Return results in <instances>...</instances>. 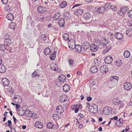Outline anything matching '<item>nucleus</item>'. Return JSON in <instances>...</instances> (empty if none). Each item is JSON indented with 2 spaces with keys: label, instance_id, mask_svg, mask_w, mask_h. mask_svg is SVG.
<instances>
[{
  "label": "nucleus",
  "instance_id": "obj_1",
  "mask_svg": "<svg viewBox=\"0 0 132 132\" xmlns=\"http://www.w3.org/2000/svg\"><path fill=\"white\" fill-rule=\"evenodd\" d=\"M94 40L95 42L94 44L98 46L101 45L102 46H105L108 43V42L106 41V39L104 38L102 40H99L97 38H96L94 39Z\"/></svg>",
  "mask_w": 132,
  "mask_h": 132
},
{
  "label": "nucleus",
  "instance_id": "obj_2",
  "mask_svg": "<svg viewBox=\"0 0 132 132\" xmlns=\"http://www.w3.org/2000/svg\"><path fill=\"white\" fill-rule=\"evenodd\" d=\"M112 109L109 106H106L103 109L104 113L105 115H109L112 113Z\"/></svg>",
  "mask_w": 132,
  "mask_h": 132
},
{
  "label": "nucleus",
  "instance_id": "obj_3",
  "mask_svg": "<svg viewBox=\"0 0 132 132\" xmlns=\"http://www.w3.org/2000/svg\"><path fill=\"white\" fill-rule=\"evenodd\" d=\"M89 111L92 113H95L97 111V106L94 104L89 108Z\"/></svg>",
  "mask_w": 132,
  "mask_h": 132
},
{
  "label": "nucleus",
  "instance_id": "obj_4",
  "mask_svg": "<svg viewBox=\"0 0 132 132\" xmlns=\"http://www.w3.org/2000/svg\"><path fill=\"white\" fill-rule=\"evenodd\" d=\"M83 17L87 21H91L92 19V15L89 13H85L83 15Z\"/></svg>",
  "mask_w": 132,
  "mask_h": 132
},
{
  "label": "nucleus",
  "instance_id": "obj_5",
  "mask_svg": "<svg viewBox=\"0 0 132 132\" xmlns=\"http://www.w3.org/2000/svg\"><path fill=\"white\" fill-rule=\"evenodd\" d=\"M100 70L102 73H105L108 71V67L104 65H103L101 67Z\"/></svg>",
  "mask_w": 132,
  "mask_h": 132
},
{
  "label": "nucleus",
  "instance_id": "obj_6",
  "mask_svg": "<svg viewBox=\"0 0 132 132\" xmlns=\"http://www.w3.org/2000/svg\"><path fill=\"white\" fill-rule=\"evenodd\" d=\"M113 61V58L110 56H108L106 57L104 61L105 63L107 64H111Z\"/></svg>",
  "mask_w": 132,
  "mask_h": 132
},
{
  "label": "nucleus",
  "instance_id": "obj_7",
  "mask_svg": "<svg viewBox=\"0 0 132 132\" xmlns=\"http://www.w3.org/2000/svg\"><path fill=\"white\" fill-rule=\"evenodd\" d=\"M37 11L39 13H43L46 12L47 10L45 7L41 6L38 7Z\"/></svg>",
  "mask_w": 132,
  "mask_h": 132
},
{
  "label": "nucleus",
  "instance_id": "obj_8",
  "mask_svg": "<svg viewBox=\"0 0 132 132\" xmlns=\"http://www.w3.org/2000/svg\"><path fill=\"white\" fill-rule=\"evenodd\" d=\"M124 87L125 89L127 90H129L131 88V85L130 82H126L124 85Z\"/></svg>",
  "mask_w": 132,
  "mask_h": 132
},
{
  "label": "nucleus",
  "instance_id": "obj_9",
  "mask_svg": "<svg viewBox=\"0 0 132 132\" xmlns=\"http://www.w3.org/2000/svg\"><path fill=\"white\" fill-rule=\"evenodd\" d=\"M123 121H124L123 119L120 118L118 120L116 121L115 124L117 126L121 127L122 125Z\"/></svg>",
  "mask_w": 132,
  "mask_h": 132
},
{
  "label": "nucleus",
  "instance_id": "obj_10",
  "mask_svg": "<svg viewBox=\"0 0 132 132\" xmlns=\"http://www.w3.org/2000/svg\"><path fill=\"white\" fill-rule=\"evenodd\" d=\"M84 10L81 8H79L77 9L75 12V14L78 16H79L82 14Z\"/></svg>",
  "mask_w": 132,
  "mask_h": 132
},
{
  "label": "nucleus",
  "instance_id": "obj_11",
  "mask_svg": "<svg viewBox=\"0 0 132 132\" xmlns=\"http://www.w3.org/2000/svg\"><path fill=\"white\" fill-rule=\"evenodd\" d=\"M56 111L58 113L61 114L64 112L62 107L61 105H58L56 107Z\"/></svg>",
  "mask_w": 132,
  "mask_h": 132
},
{
  "label": "nucleus",
  "instance_id": "obj_12",
  "mask_svg": "<svg viewBox=\"0 0 132 132\" xmlns=\"http://www.w3.org/2000/svg\"><path fill=\"white\" fill-rule=\"evenodd\" d=\"M2 83L4 86H7L9 84V80L6 78H3L2 79Z\"/></svg>",
  "mask_w": 132,
  "mask_h": 132
},
{
  "label": "nucleus",
  "instance_id": "obj_13",
  "mask_svg": "<svg viewBox=\"0 0 132 132\" xmlns=\"http://www.w3.org/2000/svg\"><path fill=\"white\" fill-rule=\"evenodd\" d=\"M105 10V8L104 6H101L98 8L97 11L98 13H103L104 12Z\"/></svg>",
  "mask_w": 132,
  "mask_h": 132
},
{
  "label": "nucleus",
  "instance_id": "obj_14",
  "mask_svg": "<svg viewBox=\"0 0 132 132\" xmlns=\"http://www.w3.org/2000/svg\"><path fill=\"white\" fill-rule=\"evenodd\" d=\"M58 24L61 27H63L64 26L65 23V20L63 18H61L58 21Z\"/></svg>",
  "mask_w": 132,
  "mask_h": 132
},
{
  "label": "nucleus",
  "instance_id": "obj_15",
  "mask_svg": "<svg viewBox=\"0 0 132 132\" xmlns=\"http://www.w3.org/2000/svg\"><path fill=\"white\" fill-rule=\"evenodd\" d=\"M43 123L39 121H37L35 124V126L36 128H41L43 127Z\"/></svg>",
  "mask_w": 132,
  "mask_h": 132
},
{
  "label": "nucleus",
  "instance_id": "obj_16",
  "mask_svg": "<svg viewBox=\"0 0 132 132\" xmlns=\"http://www.w3.org/2000/svg\"><path fill=\"white\" fill-rule=\"evenodd\" d=\"M58 79L60 82H64L65 81L66 78L65 76L61 75L59 76Z\"/></svg>",
  "mask_w": 132,
  "mask_h": 132
},
{
  "label": "nucleus",
  "instance_id": "obj_17",
  "mask_svg": "<svg viewBox=\"0 0 132 132\" xmlns=\"http://www.w3.org/2000/svg\"><path fill=\"white\" fill-rule=\"evenodd\" d=\"M70 87L67 84H65L63 86V89L64 92H68L70 90Z\"/></svg>",
  "mask_w": 132,
  "mask_h": 132
},
{
  "label": "nucleus",
  "instance_id": "obj_18",
  "mask_svg": "<svg viewBox=\"0 0 132 132\" xmlns=\"http://www.w3.org/2000/svg\"><path fill=\"white\" fill-rule=\"evenodd\" d=\"M115 36L116 38L119 40L122 39L123 37V35L120 33H116Z\"/></svg>",
  "mask_w": 132,
  "mask_h": 132
},
{
  "label": "nucleus",
  "instance_id": "obj_19",
  "mask_svg": "<svg viewBox=\"0 0 132 132\" xmlns=\"http://www.w3.org/2000/svg\"><path fill=\"white\" fill-rule=\"evenodd\" d=\"M121 101L118 98H114L112 100V103L113 104L116 105L117 106L119 102Z\"/></svg>",
  "mask_w": 132,
  "mask_h": 132
},
{
  "label": "nucleus",
  "instance_id": "obj_20",
  "mask_svg": "<svg viewBox=\"0 0 132 132\" xmlns=\"http://www.w3.org/2000/svg\"><path fill=\"white\" fill-rule=\"evenodd\" d=\"M98 46H96V45L92 44L90 46V50L93 52H95L98 49Z\"/></svg>",
  "mask_w": 132,
  "mask_h": 132
},
{
  "label": "nucleus",
  "instance_id": "obj_21",
  "mask_svg": "<svg viewBox=\"0 0 132 132\" xmlns=\"http://www.w3.org/2000/svg\"><path fill=\"white\" fill-rule=\"evenodd\" d=\"M106 45H105V46H103L102 47L103 48H105L104 49V50L103 51V53L104 54H105L111 48V47L109 46L108 47L107 46H106Z\"/></svg>",
  "mask_w": 132,
  "mask_h": 132
},
{
  "label": "nucleus",
  "instance_id": "obj_22",
  "mask_svg": "<svg viewBox=\"0 0 132 132\" xmlns=\"http://www.w3.org/2000/svg\"><path fill=\"white\" fill-rule=\"evenodd\" d=\"M61 16L60 12H57L54 15L53 19L54 20H57L59 19Z\"/></svg>",
  "mask_w": 132,
  "mask_h": 132
},
{
  "label": "nucleus",
  "instance_id": "obj_23",
  "mask_svg": "<svg viewBox=\"0 0 132 132\" xmlns=\"http://www.w3.org/2000/svg\"><path fill=\"white\" fill-rule=\"evenodd\" d=\"M128 10V8L126 6L122 7L120 9V12H122L123 14L127 12Z\"/></svg>",
  "mask_w": 132,
  "mask_h": 132
},
{
  "label": "nucleus",
  "instance_id": "obj_24",
  "mask_svg": "<svg viewBox=\"0 0 132 132\" xmlns=\"http://www.w3.org/2000/svg\"><path fill=\"white\" fill-rule=\"evenodd\" d=\"M90 70L93 73H95L97 71L98 68L96 66H93L90 68Z\"/></svg>",
  "mask_w": 132,
  "mask_h": 132
},
{
  "label": "nucleus",
  "instance_id": "obj_25",
  "mask_svg": "<svg viewBox=\"0 0 132 132\" xmlns=\"http://www.w3.org/2000/svg\"><path fill=\"white\" fill-rule=\"evenodd\" d=\"M6 17L8 20L11 21H12L14 19L13 15L11 13L8 14Z\"/></svg>",
  "mask_w": 132,
  "mask_h": 132
},
{
  "label": "nucleus",
  "instance_id": "obj_26",
  "mask_svg": "<svg viewBox=\"0 0 132 132\" xmlns=\"http://www.w3.org/2000/svg\"><path fill=\"white\" fill-rule=\"evenodd\" d=\"M94 61L95 64L96 65H99L101 63L100 59L98 58H95Z\"/></svg>",
  "mask_w": 132,
  "mask_h": 132
},
{
  "label": "nucleus",
  "instance_id": "obj_27",
  "mask_svg": "<svg viewBox=\"0 0 132 132\" xmlns=\"http://www.w3.org/2000/svg\"><path fill=\"white\" fill-rule=\"evenodd\" d=\"M118 79V77L116 76H112L110 78V81L112 82H117Z\"/></svg>",
  "mask_w": 132,
  "mask_h": 132
},
{
  "label": "nucleus",
  "instance_id": "obj_28",
  "mask_svg": "<svg viewBox=\"0 0 132 132\" xmlns=\"http://www.w3.org/2000/svg\"><path fill=\"white\" fill-rule=\"evenodd\" d=\"M25 116L27 117H29L32 116V112L29 110H27L25 111Z\"/></svg>",
  "mask_w": 132,
  "mask_h": 132
},
{
  "label": "nucleus",
  "instance_id": "obj_29",
  "mask_svg": "<svg viewBox=\"0 0 132 132\" xmlns=\"http://www.w3.org/2000/svg\"><path fill=\"white\" fill-rule=\"evenodd\" d=\"M51 50L49 48H45L44 51V53L45 55H47L51 54Z\"/></svg>",
  "mask_w": 132,
  "mask_h": 132
},
{
  "label": "nucleus",
  "instance_id": "obj_30",
  "mask_svg": "<svg viewBox=\"0 0 132 132\" xmlns=\"http://www.w3.org/2000/svg\"><path fill=\"white\" fill-rule=\"evenodd\" d=\"M123 55L124 57L126 58L129 57L130 56V52L128 50H126L123 53Z\"/></svg>",
  "mask_w": 132,
  "mask_h": 132
},
{
  "label": "nucleus",
  "instance_id": "obj_31",
  "mask_svg": "<svg viewBox=\"0 0 132 132\" xmlns=\"http://www.w3.org/2000/svg\"><path fill=\"white\" fill-rule=\"evenodd\" d=\"M56 52L54 51L53 53H52L50 56V58L51 60H54L55 59Z\"/></svg>",
  "mask_w": 132,
  "mask_h": 132
},
{
  "label": "nucleus",
  "instance_id": "obj_32",
  "mask_svg": "<svg viewBox=\"0 0 132 132\" xmlns=\"http://www.w3.org/2000/svg\"><path fill=\"white\" fill-rule=\"evenodd\" d=\"M75 48L76 51L78 52H80L81 51V45H75Z\"/></svg>",
  "mask_w": 132,
  "mask_h": 132
},
{
  "label": "nucleus",
  "instance_id": "obj_33",
  "mask_svg": "<svg viewBox=\"0 0 132 132\" xmlns=\"http://www.w3.org/2000/svg\"><path fill=\"white\" fill-rule=\"evenodd\" d=\"M126 34L128 36H132V29L129 28L126 31Z\"/></svg>",
  "mask_w": 132,
  "mask_h": 132
},
{
  "label": "nucleus",
  "instance_id": "obj_34",
  "mask_svg": "<svg viewBox=\"0 0 132 132\" xmlns=\"http://www.w3.org/2000/svg\"><path fill=\"white\" fill-rule=\"evenodd\" d=\"M12 43L11 41V39L6 40H4V45L7 47V46H9Z\"/></svg>",
  "mask_w": 132,
  "mask_h": 132
},
{
  "label": "nucleus",
  "instance_id": "obj_35",
  "mask_svg": "<svg viewBox=\"0 0 132 132\" xmlns=\"http://www.w3.org/2000/svg\"><path fill=\"white\" fill-rule=\"evenodd\" d=\"M6 70V68L4 65H2L0 66V72L3 73L5 72Z\"/></svg>",
  "mask_w": 132,
  "mask_h": 132
},
{
  "label": "nucleus",
  "instance_id": "obj_36",
  "mask_svg": "<svg viewBox=\"0 0 132 132\" xmlns=\"http://www.w3.org/2000/svg\"><path fill=\"white\" fill-rule=\"evenodd\" d=\"M69 65L71 67H72L74 65V60L72 59H70L68 60Z\"/></svg>",
  "mask_w": 132,
  "mask_h": 132
},
{
  "label": "nucleus",
  "instance_id": "obj_37",
  "mask_svg": "<svg viewBox=\"0 0 132 132\" xmlns=\"http://www.w3.org/2000/svg\"><path fill=\"white\" fill-rule=\"evenodd\" d=\"M117 106H118V107L119 110L121 108H123L124 106V105L123 101H120Z\"/></svg>",
  "mask_w": 132,
  "mask_h": 132
},
{
  "label": "nucleus",
  "instance_id": "obj_38",
  "mask_svg": "<svg viewBox=\"0 0 132 132\" xmlns=\"http://www.w3.org/2000/svg\"><path fill=\"white\" fill-rule=\"evenodd\" d=\"M68 99V98L67 96L64 95L62 96L60 100V102H63L66 101Z\"/></svg>",
  "mask_w": 132,
  "mask_h": 132
},
{
  "label": "nucleus",
  "instance_id": "obj_39",
  "mask_svg": "<svg viewBox=\"0 0 132 132\" xmlns=\"http://www.w3.org/2000/svg\"><path fill=\"white\" fill-rule=\"evenodd\" d=\"M67 5V3L66 2L64 1L62 2L60 4V7L61 8H63L65 7Z\"/></svg>",
  "mask_w": 132,
  "mask_h": 132
},
{
  "label": "nucleus",
  "instance_id": "obj_40",
  "mask_svg": "<svg viewBox=\"0 0 132 132\" xmlns=\"http://www.w3.org/2000/svg\"><path fill=\"white\" fill-rule=\"evenodd\" d=\"M115 65H116L118 67H120L122 65L121 60H117L116 61Z\"/></svg>",
  "mask_w": 132,
  "mask_h": 132
},
{
  "label": "nucleus",
  "instance_id": "obj_41",
  "mask_svg": "<svg viewBox=\"0 0 132 132\" xmlns=\"http://www.w3.org/2000/svg\"><path fill=\"white\" fill-rule=\"evenodd\" d=\"M7 47L4 45L1 44L0 45V50L2 51H4L7 48Z\"/></svg>",
  "mask_w": 132,
  "mask_h": 132
},
{
  "label": "nucleus",
  "instance_id": "obj_42",
  "mask_svg": "<svg viewBox=\"0 0 132 132\" xmlns=\"http://www.w3.org/2000/svg\"><path fill=\"white\" fill-rule=\"evenodd\" d=\"M53 119L55 121L58 120L59 118V116L57 114H54L52 116Z\"/></svg>",
  "mask_w": 132,
  "mask_h": 132
},
{
  "label": "nucleus",
  "instance_id": "obj_43",
  "mask_svg": "<svg viewBox=\"0 0 132 132\" xmlns=\"http://www.w3.org/2000/svg\"><path fill=\"white\" fill-rule=\"evenodd\" d=\"M47 126L48 128L52 129L54 127V125L52 122H50L47 123Z\"/></svg>",
  "mask_w": 132,
  "mask_h": 132
},
{
  "label": "nucleus",
  "instance_id": "obj_44",
  "mask_svg": "<svg viewBox=\"0 0 132 132\" xmlns=\"http://www.w3.org/2000/svg\"><path fill=\"white\" fill-rule=\"evenodd\" d=\"M64 18L67 20L68 19L70 18V14L69 13H65L64 15Z\"/></svg>",
  "mask_w": 132,
  "mask_h": 132
},
{
  "label": "nucleus",
  "instance_id": "obj_45",
  "mask_svg": "<svg viewBox=\"0 0 132 132\" xmlns=\"http://www.w3.org/2000/svg\"><path fill=\"white\" fill-rule=\"evenodd\" d=\"M32 76L33 78L38 77L39 76V75L35 71L32 73Z\"/></svg>",
  "mask_w": 132,
  "mask_h": 132
},
{
  "label": "nucleus",
  "instance_id": "obj_46",
  "mask_svg": "<svg viewBox=\"0 0 132 132\" xmlns=\"http://www.w3.org/2000/svg\"><path fill=\"white\" fill-rule=\"evenodd\" d=\"M63 39L65 41L68 40L69 39L68 35L67 34H64L63 35Z\"/></svg>",
  "mask_w": 132,
  "mask_h": 132
},
{
  "label": "nucleus",
  "instance_id": "obj_47",
  "mask_svg": "<svg viewBox=\"0 0 132 132\" xmlns=\"http://www.w3.org/2000/svg\"><path fill=\"white\" fill-rule=\"evenodd\" d=\"M47 36L45 34H42L41 35V38L42 41L45 42L46 40Z\"/></svg>",
  "mask_w": 132,
  "mask_h": 132
},
{
  "label": "nucleus",
  "instance_id": "obj_48",
  "mask_svg": "<svg viewBox=\"0 0 132 132\" xmlns=\"http://www.w3.org/2000/svg\"><path fill=\"white\" fill-rule=\"evenodd\" d=\"M90 86H94L96 84V81L93 79H91L90 81Z\"/></svg>",
  "mask_w": 132,
  "mask_h": 132
},
{
  "label": "nucleus",
  "instance_id": "obj_49",
  "mask_svg": "<svg viewBox=\"0 0 132 132\" xmlns=\"http://www.w3.org/2000/svg\"><path fill=\"white\" fill-rule=\"evenodd\" d=\"M69 44H70L69 46V47H71V48L73 49L75 47L76 45H75V44H74V43L73 42H70V43H69Z\"/></svg>",
  "mask_w": 132,
  "mask_h": 132
},
{
  "label": "nucleus",
  "instance_id": "obj_50",
  "mask_svg": "<svg viewBox=\"0 0 132 132\" xmlns=\"http://www.w3.org/2000/svg\"><path fill=\"white\" fill-rule=\"evenodd\" d=\"M18 114L21 116L24 115L25 112V111L20 110L18 112Z\"/></svg>",
  "mask_w": 132,
  "mask_h": 132
},
{
  "label": "nucleus",
  "instance_id": "obj_51",
  "mask_svg": "<svg viewBox=\"0 0 132 132\" xmlns=\"http://www.w3.org/2000/svg\"><path fill=\"white\" fill-rule=\"evenodd\" d=\"M51 69L54 71H57L58 70L57 65L56 64H55L54 67H52L51 68Z\"/></svg>",
  "mask_w": 132,
  "mask_h": 132
},
{
  "label": "nucleus",
  "instance_id": "obj_52",
  "mask_svg": "<svg viewBox=\"0 0 132 132\" xmlns=\"http://www.w3.org/2000/svg\"><path fill=\"white\" fill-rule=\"evenodd\" d=\"M111 4L110 3H108L105 4V6L106 7L107 9L108 10L111 8Z\"/></svg>",
  "mask_w": 132,
  "mask_h": 132
},
{
  "label": "nucleus",
  "instance_id": "obj_53",
  "mask_svg": "<svg viewBox=\"0 0 132 132\" xmlns=\"http://www.w3.org/2000/svg\"><path fill=\"white\" fill-rule=\"evenodd\" d=\"M10 36L8 34H5L4 36V40H6L11 39L10 38Z\"/></svg>",
  "mask_w": 132,
  "mask_h": 132
},
{
  "label": "nucleus",
  "instance_id": "obj_54",
  "mask_svg": "<svg viewBox=\"0 0 132 132\" xmlns=\"http://www.w3.org/2000/svg\"><path fill=\"white\" fill-rule=\"evenodd\" d=\"M83 46V48L85 50H86L88 49L89 47V45L88 44L86 45V44H84Z\"/></svg>",
  "mask_w": 132,
  "mask_h": 132
},
{
  "label": "nucleus",
  "instance_id": "obj_55",
  "mask_svg": "<svg viewBox=\"0 0 132 132\" xmlns=\"http://www.w3.org/2000/svg\"><path fill=\"white\" fill-rule=\"evenodd\" d=\"M111 8L112 10L113 11H116L117 10V7L115 5H111Z\"/></svg>",
  "mask_w": 132,
  "mask_h": 132
},
{
  "label": "nucleus",
  "instance_id": "obj_56",
  "mask_svg": "<svg viewBox=\"0 0 132 132\" xmlns=\"http://www.w3.org/2000/svg\"><path fill=\"white\" fill-rule=\"evenodd\" d=\"M10 6L9 5H6L5 7V10L6 11H9L10 10Z\"/></svg>",
  "mask_w": 132,
  "mask_h": 132
},
{
  "label": "nucleus",
  "instance_id": "obj_57",
  "mask_svg": "<svg viewBox=\"0 0 132 132\" xmlns=\"http://www.w3.org/2000/svg\"><path fill=\"white\" fill-rule=\"evenodd\" d=\"M128 14L129 17L132 18V10L129 11L128 13Z\"/></svg>",
  "mask_w": 132,
  "mask_h": 132
},
{
  "label": "nucleus",
  "instance_id": "obj_58",
  "mask_svg": "<svg viewBox=\"0 0 132 132\" xmlns=\"http://www.w3.org/2000/svg\"><path fill=\"white\" fill-rule=\"evenodd\" d=\"M45 19V16H43L42 17L40 18L39 19V21H41L42 22H43L44 21V20Z\"/></svg>",
  "mask_w": 132,
  "mask_h": 132
},
{
  "label": "nucleus",
  "instance_id": "obj_59",
  "mask_svg": "<svg viewBox=\"0 0 132 132\" xmlns=\"http://www.w3.org/2000/svg\"><path fill=\"white\" fill-rule=\"evenodd\" d=\"M1 2L5 4H6L7 3V0H1Z\"/></svg>",
  "mask_w": 132,
  "mask_h": 132
},
{
  "label": "nucleus",
  "instance_id": "obj_60",
  "mask_svg": "<svg viewBox=\"0 0 132 132\" xmlns=\"http://www.w3.org/2000/svg\"><path fill=\"white\" fill-rule=\"evenodd\" d=\"M42 1L43 3H45V4L47 5V2L48 0H41Z\"/></svg>",
  "mask_w": 132,
  "mask_h": 132
},
{
  "label": "nucleus",
  "instance_id": "obj_61",
  "mask_svg": "<svg viewBox=\"0 0 132 132\" xmlns=\"http://www.w3.org/2000/svg\"><path fill=\"white\" fill-rule=\"evenodd\" d=\"M7 122L8 123V126L9 127H10L12 125L11 121L10 120H9Z\"/></svg>",
  "mask_w": 132,
  "mask_h": 132
},
{
  "label": "nucleus",
  "instance_id": "obj_62",
  "mask_svg": "<svg viewBox=\"0 0 132 132\" xmlns=\"http://www.w3.org/2000/svg\"><path fill=\"white\" fill-rule=\"evenodd\" d=\"M81 4H75L72 7V9H73L74 8H75L76 7L78 6H80L81 5Z\"/></svg>",
  "mask_w": 132,
  "mask_h": 132
},
{
  "label": "nucleus",
  "instance_id": "obj_63",
  "mask_svg": "<svg viewBox=\"0 0 132 132\" xmlns=\"http://www.w3.org/2000/svg\"><path fill=\"white\" fill-rule=\"evenodd\" d=\"M92 99V98L91 97H87V100L88 101H90Z\"/></svg>",
  "mask_w": 132,
  "mask_h": 132
},
{
  "label": "nucleus",
  "instance_id": "obj_64",
  "mask_svg": "<svg viewBox=\"0 0 132 132\" xmlns=\"http://www.w3.org/2000/svg\"><path fill=\"white\" fill-rule=\"evenodd\" d=\"M10 127L11 129V132H12L13 131H15V129H14L15 128H14V127L13 126H10Z\"/></svg>",
  "mask_w": 132,
  "mask_h": 132
}]
</instances>
